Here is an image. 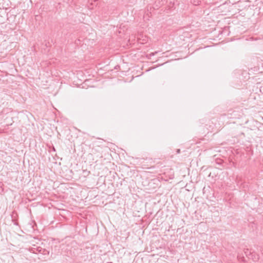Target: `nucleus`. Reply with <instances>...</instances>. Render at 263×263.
Returning a JSON list of instances; mask_svg holds the SVG:
<instances>
[{
	"label": "nucleus",
	"mask_w": 263,
	"mask_h": 263,
	"mask_svg": "<svg viewBox=\"0 0 263 263\" xmlns=\"http://www.w3.org/2000/svg\"><path fill=\"white\" fill-rule=\"evenodd\" d=\"M191 2L194 5H199L201 3V2L198 0H191Z\"/></svg>",
	"instance_id": "1"
},
{
	"label": "nucleus",
	"mask_w": 263,
	"mask_h": 263,
	"mask_svg": "<svg viewBox=\"0 0 263 263\" xmlns=\"http://www.w3.org/2000/svg\"><path fill=\"white\" fill-rule=\"evenodd\" d=\"M158 53V51H155L154 52H152L151 53L149 54V55L148 56H149V57H152V56H154L155 55L156 53Z\"/></svg>",
	"instance_id": "2"
},
{
	"label": "nucleus",
	"mask_w": 263,
	"mask_h": 263,
	"mask_svg": "<svg viewBox=\"0 0 263 263\" xmlns=\"http://www.w3.org/2000/svg\"><path fill=\"white\" fill-rule=\"evenodd\" d=\"M44 254H49V251L46 250L45 249H44L43 251V253Z\"/></svg>",
	"instance_id": "3"
},
{
	"label": "nucleus",
	"mask_w": 263,
	"mask_h": 263,
	"mask_svg": "<svg viewBox=\"0 0 263 263\" xmlns=\"http://www.w3.org/2000/svg\"><path fill=\"white\" fill-rule=\"evenodd\" d=\"M245 253L247 256H248L249 253V255H252V253H251L250 252H249L248 249H247L246 251L245 252Z\"/></svg>",
	"instance_id": "4"
},
{
	"label": "nucleus",
	"mask_w": 263,
	"mask_h": 263,
	"mask_svg": "<svg viewBox=\"0 0 263 263\" xmlns=\"http://www.w3.org/2000/svg\"><path fill=\"white\" fill-rule=\"evenodd\" d=\"M176 153H177V154H179L180 153V149H177L176 150Z\"/></svg>",
	"instance_id": "5"
},
{
	"label": "nucleus",
	"mask_w": 263,
	"mask_h": 263,
	"mask_svg": "<svg viewBox=\"0 0 263 263\" xmlns=\"http://www.w3.org/2000/svg\"><path fill=\"white\" fill-rule=\"evenodd\" d=\"M258 259V255L256 257H255V259Z\"/></svg>",
	"instance_id": "6"
},
{
	"label": "nucleus",
	"mask_w": 263,
	"mask_h": 263,
	"mask_svg": "<svg viewBox=\"0 0 263 263\" xmlns=\"http://www.w3.org/2000/svg\"><path fill=\"white\" fill-rule=\"evenodd\" d=\"M162 4H163V3H162V4H159V5H157V6L160 7V6L161 5H162Z\"/></svg>",
	"instance_id": "7"
},
{
	"label": "nucleus",
	"mask_w": 263,
	"mask_h": 263,
	"mask_svg": "<svg viewBox=\"0 0 263 263\" xmlns=\"http://www.w3.org/2000/svg\"><path fill=\"white\" fill-rule=\"evenodd\" d=\"M159 1V2H160V1L159 0H158Z\"/></svg>",
	"instance_id": "8"
}]
</instances>
